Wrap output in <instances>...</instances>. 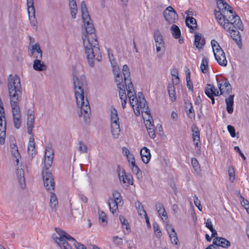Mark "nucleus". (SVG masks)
Instances as JSON below:
<instances>
[{
	"mask_svg": "<svg viewBox=\"0 0 249 249\" xmlns=\"http://www.w3.org/2000/svg\"><path fill=\"white\" fill-rule=\"evenodd\" d=\"M73 82L77 107L80 108L79 116L83 117L85 123L88 124L89 122L90 108L87 98L84 97V91L87 86L86 77L83 75H74Z\"/></svg>",
	"mask_w": 249,
	"mask_h": 249,
	"instance_id": "f257e3e1",
	"label": "nucleus"
},
{
	"mask_svg": "<svg viewBox=\"0 0 249 249\" xmlns=\"http://www.w3.org/2000/svg\"><path fill=\"white\" fill-rule=\"evenodd\" d=\"M83 46L89 65L93 67L94 61H99L102 59L98 42L95 33L83 34Z\"/></svg>",
	"mask_w": 249,
	"mask_h": 249,
	"instance_id": "f03ea898",
	"label": "nucleus"
},
{
	"mask_svg": "<svg viewBox=\"0 0 249 249\" xmlns=\"http://www.w3.org/2000/svg\"><path fill=\"white\" fill-rule=\"evenodd\" d=\"M217 7L219 10L227 9L225 13L226 17L225 24H229L228 27L229 29H224L226 31L233 30L234 28L243 30L242 22L239 17L233 11L232 8L229 5L224 2V0H217Z\"/></svg>",
	"mask_w": 249,
	"mask_h": 249,
	"instance_id": "7ed1b4c3",
	"label": "nucleus"
},
{
	"mask_svg": "<svg viewBox=\"0 0 249 249\" xmlns=\"http://www.w3.org/2000/svg\"><path fill=\"white\" fill-rule=\"evenodd\" d=\"M55 230L56 234H53V238L61 249H71V246L66 241V240L73 242V245L76 249H87L84 245L77 242L74 238L68 234L64 231L56 228Z\"/></svg>",
	"mask_w": 249,
	"mask_h": 249,
	"instance_id": "20e7f679",
	"label": "nucleus"
},
{
	"mask_svg": "<svg viewBox=\"0 0 249 249\" xmlns=\"http://www.w3.org/2000/svg\"><path fill=\"white\" fill-rule=\"evenodd\" d=\"M8 89L10 99L21 97V86L20 79L17 75H9Z\"/></svg>",
	"mask_w": 249,
	"mask_h": 249,
	"instance_id": "39448f33",
	"label": "nucleus"
},
{
	"mask_svg": "<svg viewBox=\"0 0 249 249\" xmlns=\"http://www.w3.org/2000/svg\"><path fill=\"white\" fill-rule=\"evenodd\" d=\"M81 12L85 28V31L83 34H89L92 32L95 33V29L92 23L90 22L91 19L86 4L84 1H82L81 3Z\"/></svg>",
	"mask_w": 249,
	"mask_h": 249,
	"instance_id": "423d86ee",
	"label": "nucleus"
},
{
	"mask_svg": "<svg viewBox=\"0 0 249 249\" xmlns=\"http://www.w3.org/2000/svg\"><path fill=\"white\" fill-rule=\"evenodd\" d=\"M123 73L124 76V84L126 89L127 91V96L130 99L133 97L136 96L134 91L133 85L130 78V72L128 67L126 65H124L123 67Z\"/></svg>",
	"mask_w": 249,
	"mask_h": 249,
	"instance_id": "0eeeda50",
	"label": "nucleus"
},
{
	"mask_svg": "<svg viewBox=\"0 0 249 249\" xmlns=\"http://www.w3.org/2000/svg\"><path fill=\"white\" fill-rule=\"evenodd\" d=\"M110 119L111 122V131L113 138L117 139L120 135L121 130L117 110L115 108H111L110 109Z\"/></svg>",
	"mask_w": 249,
	"mask_h": 249,
	"instance_id": "6e6552de",
	"label": "nucleus"
},
{
	"mask_svg": "<svg viewBox=\"0 0 249 249\" xmlns=\"http://www.w3.org/2000/svg\"><path fill=\"white\" fill-rule=\"evenodd\" d=\"M42 177L44 187L46 189L50 192L54 191L55 188V183L54 182L53 175L46 170L42 171Z\"/></svg>",
	"mask_w": 249,
	"mask_h": 249,
	"instance_id": "1a4fd4ad",
	"label": "nucleus"
},
{
	"mask_svg": "<svg viewBox=\"0 0 249 249\" xmlns=\"http://www.w3.org/2000/svg\"><path fill=\"white\" fill-rule=\"evenodd\" d=\"M163 15L169 24H173L178 20V16L175 10L171 6H168L164 11Z\"/></svg>",
	"mask_w": 249,
	"mask_h": 249,
	"instance_id": "9d476101",
	"label": "nucleus"
},
{
	"mask_svg": "<svg viewBox=\"0 0 249 249\" xmlns=\"http://www.w3.org/2000/svg\"><path fill=\"white\" fill-rule=\"evenodd\" d=\"M53 158V150L51 146H47L44 154V166L45 170H48L52 166Z\"/></svg>",
	"mask_w": 249,
	"mask_h": 249,
	"instance_id": "9b49d317",
	"label": "nucleus"
},
{
	"mask_svg": "<svg viewBox=\"0 0 249 249\" xmlns=\"http://www.w3.org/2000/svg\"><path fill=\"white\" fill-rule=\"evenodd\" d=\"M217 82V86L220 90V95H223L224 96L226 97L231 93L232 88L227 79H225L221 83L218 81Z\"/></svg>",
	"mask_w": 249,
	"mask_h": 249,
	"instance_id": "f8f14e48",
	"label": "nucleus"
},
{
	"mask_svg": "<svg viewBox=\"0 0 249 249\" xmlns=\"http://www.w3.org/2000/svg\"><path fill=\"white\" fill-rule=\"evenodd\" d=\"M21 98L10 99L13 117H21V111L19 107V103Z\"/></svg>",
	"mask_w": 249,
	"mask_h": 249,
	"instance_id": "ddd939ff",
	"label": "nucleus"
},
{
	"mask_svg": "<svg viewBox=\"0 0 249 249\" xmlns=\"http://www.w3.org/2000/svg\"><path fill=\"white\" fill-rule=\"evenodd\" d=\"M154 40L156 43V51L159 52L164 48V42L163 37L159 30H156L154 33Z\"/></svg>",
	"mask_w": 249,
	"mask_h": 249,
	"instance_id": "4468645a",
	"label": "nucleus"
},
{
	"mask_svg": "<svg viewBox=\"0 0 249 249\" xmlns=\"http://www.w3.org/2000/svg\"><path fill=\"white\" fill-rule=\"evenodd\" d=\"M222 12H218L216 11L214 13L215 17L217 21L218 22L219 24L224 29H229L230 27H228L229 26V24H225V18L226 17L225 16V13L227 11V9H223V10H221Z\"/></svg>",
	"mask_w": 249,
	"mask_h": 249,
	"instance_id": "2eb2a0df",
	"label": "nucleus"
},
{
	"mask_svg": "<svg viewBox=\"0 0 249 249\" xmlns=\"http://www.w3.org/2000/svg\"><path fill=\"white\" fill-rule=\"evenodd\" d=\"M31 49L29 50V54L30 56H33L35 59L42 58V52L38 44L36 43L31 47Z\"/></svg>",
	"mask_w": 249,
	"mask_h": 249,
	"instance_id": "dca6fc26",
	"label": "nucleus"
},
{
	"mask_svg": "<svg viewBox=\"0 0 249 249\" xmlns=\"http://www.w3.org/2000/svg\"><path fill=\"white\" fill-rule=\"evenodd\" d=\"M35 122L34 111L32 109H29L27 112V132L29 134L32 133Z\"/></svg>",
	"mask_w": 249,
	"mask_h": 249,
	"instance_id": "f3484780",
	"label": "nucleus"
},
{
	"mask_svg": "<svg viewBox=\"0 0 249 249\" xmlns=\"http://www.w3.org/2000/svg\"><path fill=\"white\" fill-rule=\"evenodd\" d=\"M214 55L219 65L224 67L227 66V60L226 58L225 53L222 49H219L218 52H216V53Z\"/></svg>",
	"mask_w": 249,
	"mask_h": 249,
	"instance_id": "a211bd4d",
	"label": "nucleus"
},
{
	"mask_svg": "<svg viewBox=\"0 0 249 249\" xmlns=\"http://www.w3.org/2000/svg\"><path fill=\"white\" fill-rule=\"evenodd\" d=\"M116 83L117 88L119 89V94L120 99H124V98L127 97L125 90V85L124 84V80H123L122 79H120L119 78H118Z\"/></svg>",
	"mask_w": 249,
	"mask_h": 249,
	"instance_id": "6ab92c4d",
	"label": "nucleus"
},
{
	"mask_svg": "<svg viewBox=\"0 0 249 249\" xmlns=\"http://www.w3.org/2000/svg\"><path fill=\"white\" fill-rule=\"evenodd\" d=\"M205 93L208 97L218 96L220 93L218 90L215 88L213 85L211 84H207L205 87Z\"/></svg>",
	"mask_w": 249,
	"mask_h": 249,
	"instance_id": "aec40b11",
	"label": "nucleus"
},
{
	"mask_svg": "<svg viewBox=\"0 0 249 249\" xmlns=\"http://www.w3.org/2000/svg\"><path fill=\"white\" fill-rule=\"evenodd\" d=\"M213 243L218 247L227 248L230 246V242L223 237H216L213 239Z\"/></svg>",
	"mask_w": 249,
	"mask_h": 249,
	"instance_id": "412c9836",
	"label": "nucleus"
},
{
	"mask_svg": "<svg viewBox=\"0 0 249 249\" xmlns=\"http://www.w3.org/2000/svg\"><path fill=\"white\" fill-rule=\"evenodd\" d=\"M234 95L231 94L228 97H226L225 99V103L226 104V109L227 112L229 114H231L233 112V99H234Z\"/></svg>",
	"mask_w": 249,
	"mask_h": 249,
	"instance_id": "4be33fe9",
	"label": "nucleus"
},
{
	"mask_svg": "<svg viewBox=\"0 0 249 249\" xmlns=\"http://www.w3.org/2000/svg\"><path fill=\"white\" fill-rule=\"evenodd\" d=\"M156 208L159 216L163 217L162 218L163 221H168V216L163 204L159 202L156 203Z\"/></svg>",
	"mask_w": 249,
	"mask_h": 249,
	"instance_id": "5701e85b",
	"label": "nucleus"
},
{
	"mask_svg": "<svg viewBox=\"0 0 249 249\" xmlns=\"http://www.w3.org/2000/svg\"><path fill=\"white\" fill-rule=\"evenodd\" d=\"M140 154L142 160L144 163L149 162L151 159L150 150L146 147H143L141 150Z\"/></svg>",
	"mask_w": 249,
	"mask_h": 249,
	"instance_id": "b1692460",
	"label": "nucleus"
},
{
	"mask_svg": "<svg viewBox=\"0 0 249 249\" xmlns=\"http://www.w3.org/2000/svg\"><path fill=\"white\" fill-rule=\"evenodd\" d=\"M238 30H239V28H234L233 30H228L227 31L230 33L231 36L239 45L241 43V38Z\"/></svg>",
	"mask_w": 249,
	"mask_h": 249,
	"instance_id": "393cba45",
	"label": "nucleus"
},
{
	"mask_svg": "<svg viewBox=\"0 0 249 249\" xmlns=\"http://www.w3.org/2000/svg\"><path fill=\"white\" fill-rule=\"evenodd\" d=\"M119 179L123 183L127 182L129 184H133V178L131 176H127L125 175L124 171L118 173Z\"/></svg>",
	"mask_w": 249,
	"mask_h": 249,
	"instance_id": "a878e982",
	"label": "nucleus"
},
{
	"mask_svg": "<svg viewBox=\"0 0 249 249\" xmlns=\"http://www.w3.org/2000/svg\"><path fill=\"white\" fill-rule=\"evenodd\" d=\"M42 59H35L33 63V68L37 71H43L47 69V66L41 61Z\"/></svg>",
	"mask_w": 249,
	"mask_h": 249,
	"instance_id": "bb28decb",
	"label": "nucleus"
},
{
	"mask_svg": "<svg viewBox=\"0 0 249 249\" xmlns=\"http://www.w3.org/2000/svg\"><path fill=\"white\" fill-rule=\"evenodd\" d=\"M119 203L113 200L112 198H109L108 201V204L109 207L110 211L113 215H118V206Z\"/></svg>",
	"mask_w": 249,
	"mask_h": 249,
	"instance_id": "cd10ccee",
	"label": "nucleus"
},
{
	"mask_svg": "<svg viewBox=\"0 0 249 249\" xmlns=\"http://www.w3.org/2000/svg\"><path fill=\"white\" fill-rule=\"evenodd\" d=\"M17 176L18 178V180L20 184V187L22 189L25 188V178L24 176V171L22 169H18L17 170Z\"/></svg>",
	"mask_w": 249,
	"mask_h": 249,
	"instance_id": "c85d7f7f",
	"label": "nucleus"
},
{
	"mask_svg": "<svg viewBox=\"0 0 249 249\" xmlns=\"http://www.w3.org/2000/svg\"><path fill=\"white\" fill-rule=\"evenodd\" d=\"M205 41L202 38L201 34L198 33H196L195 36V45L198 49H201L204 46Z\"/></svg>",
	"mask_w": 249,
	"mask_h": 249,
	"instance_id": "c756f323",
	"label": "nucleus"
},
{
	"mask_svg": "<svg viewBox=\"0 0 249 249\" xmlns=\"http://www.w3.org/2000/svg\"><path fill=\"white\" fill-rule=\"evenodd\" d=\"M136 108H140L142 112H144L147 114H149L150 110L147 106L146 100L144 97L142 98V100H139Z\"/></svg>",
	"mask_w": 249,
	"mask_h": 249,
	"instance_id": "7c9ffc66",
	"label": "nucleus"
},
{
	"mask_svg": "<svg viewBox=\"0 0 249 249\" xmlns=\"http://www.w3.org/2000/svg\"><path fill=\"white\" fill-rule=\"evenodd\" d=\"M29 15V19L31 26L35 30H37V21L36 18V11L35 10L28 11Z\"/></svg>",
	"mask_w": 249,
	"mask_h": 249,
	"instance_id": "2f4dec72",
	"label": "nucleus"
},
{
	"mask_svg": "<svg viewBox=\"0 0 249 249\" xmlns=\"http://www.w3.org/2000/svg\"><path fill=\"white\" fill-rule=\"evenodd\" d=\"M111 66L112 68V71L115 75V81L117 82V79L118 78H119L120 79H122L124 80V77H123L122 74H121L119 66L117 65L116 62H111Z\"/></svg>",
	"mask_w": 249,
	"mask_h": 249,
	"instance_id": "473e14b6",
	"label": "nucleus"
},
{
	"mask_svg": "<svg viewBox=\"0 0 249 249\" xmlns=\"http://www.w3.org/2000/svg\"><path fill=\"white\" fill-rule=\"evenodd\" d=\"M175 84L174 83H170L168 84L167 87L169 96L172 102H174L176 100V93L174 85Z\"/></svg>",
	"mask_w": 249,
	"mask_h": 249,
	"instance_id": "72a5a7b5",
	"label": "nucleus"
},
{
	"mask_svg": "<svg viewBox=\"0 0 249 249\" xmlns=\"http://www.w3.org/2000/svg\"><path fill=\"white\" fill-rule=\"evenodd\" d=\"M28 154L30 155L32 158L36 154L35 142L34 138L33 137L30 138L28 146Z\"/></svg>",
	"mask_w": 249,
	"mask_h": 249,
	"instance_id": "f704fd0d",
	"label": "nucleus"
},
{
	"mask_svg": "<svg viewBox=\"0 0 249 249\" xmlns=\"http://www.w3.org/2000/svg\"><path fill=\"white\" fill-rule=\"evenodd\" d=\"M69 1L71 17L73 18H75L77 13L76 0H69Z\"/></svg>",
	"mask_w": 249,
	"mask_h": 249,
	"instance_id": "c9c22d12",
	"label": "nucleus"
},
{
	"mask_svg": "<svg viewBox=\"0 0 249 249\" xmlns=\"http://www.w3.org/2000/svg\"><path fill=\"white\" fill-rule=\"evenodd\" d=\"M186 24L190 29L193 30L196 28L197 23L195 18L191 17H187L186 19Z\"/></svg>",
	"mask_w": 249,
	"mask_h": 249,
	"instance_id": "e433bc0d",
	"label": "nucleus"
},
{
	"mask_svg": "<svg viewBox=\"0 0 249 249\" xmlns=\"http://www.w3.org/2000/svg\"><path fill=\"white\" fill-rule=\"evenodd\" d=\"M53 191H51L50 199V206L51 209L53 210H55L56 208V206L58 205V200L57 197L55 194H54Z\"/></svg>",
	"mask_w": 249,
	"mask_h": 249,
	"instance_id": "4c0bfd02",
	"label": "nucleus"
},
{
	"mask_svg": "<svg viewBox=\"0 0 249 249\" xmlns=\"http://www.w3.org/2000/svg\"><path fill=\"white\" fill-rule=\"evenodd\" d=\"M170 31L173 36L175 38L178 39L181 36L180 30L177 25L173 24L170 28Z\"/></svg>",
	"mask_w": 249,
	"mask_h": 249,
	"instance_id": "58836bf2",
	"label": "nucleus"
},
{
	"mask_svg": "<svg viewBox=\"0 0 249 249\" xmlns=\"http://www.w3.org/2000/svg\"><path fill=\"white\" fill-rule=\"evenodd\" d=\"M132 172L135 174L136 178L139 180H142V171L139 168L138 166L135 164L134 165H130Z\"/></svg>",
	"mask_w": 249,
	"mask_h": 249,
	"instance_id": "ea45409f",
	"label": "nucleus"
},
{
	"mask_svg": "<svg viewBox=\"0 0 249 249\" xmlns=\"http://www.w3.org/2000/svg\"><path fill=\"white\" fill-rule=\"evenodd\" d=\"M6 123L0 126V144L2 145L5 143L6 137Z\"/></svg>",
	"mask_w": 249,
	"mask_h": 249,
	"instance_id": "a19ab883",
	"label": "nucleus"
},
{
	"mask_svg": "<svg viewBox=\"0 0 249 249\" xmlns=\"http://www.w3.org/2000/svg\"><path fill=\"white\" fill-rule=\"evenodd\" d=\"M99 221L103 226H105L107 224V217L106 214L103 212L99 211L98 212Z\"/></svg>",
	"mask_w": 249,
	"mask_h": 249,
	"instance_id": "79ce46f5",
	"label": "nucleus"
},
{
	"mask_svg": "<svg viewBox=\"0 0 249 249\" xmlns=\"http://www.w3.org/2000/svg\"><path fill=\"white\" fill-rule=\"evenodd\" d=\"M208 70V59L207 57H204L200 65V70L202 72L205 73Z\"/></svg>",
	"mask_w": 249,
	"mask_h": 249,
	"instance_id": "37998d69",
	"label": "nucleus"
},
{
	"mask_svg": "<svg viewBox=\"0 0 249 249\" xmlns=\"http://www.w3.org/2000/svg\"><path fill=\"white\" fill-rule=\"evenodd\" d=\"M186 79L187 81V87L188 88L189 90H191V91H193V85L191 81V72L189 69H188L186 71Z\"/></svg>",
	"mask_w": 249,
	"mask_h": 249,
	"instance_id": "c03bdc74",
	"label": "nucleus"
},
{
	"mask_svg": "<svg viewBox=\"0 0 249 249\" xmlns=\"http://www.w3.org/2000/svg\"><path fill=\"white\" fill-rule=\"evenodd\" d=\"M193 132V140L194 142H195L196 141H199L200 140V136H199V131L198 128L196 126H194L192 128Z\"/></svg>",
	"mask_w": 249,
	"mask_h": 249,
	"instance_id": "a18cd8bd",
	"label": "nucleus"
},
{
	"mask_svg": "<svg viewBox=\"0 0 249 249\" xmlns=\"http://www.w3.org/2000/svg\"><path fill=\"white\" fill-rule=\"evenodd\" d=\"M11 148L12 154L16 158V161L17 163H18L19 160L18 158L19 156V153L18 149V147L16 144H13L11 146Z\"/></svg>",
	"mask_w": 249,
	"mask_h": 249,
	"instance_id": "49530a36",
	"label": "nucleus"
},
{
	"mask_svg": "<svg viewBox=\"0 0 249 249\" xmlns=\"http://www.w3.org/2000/svg\"><path fill=\"white\" fill-rule=\"evenodd\" d=\"M228 175L230 181L233 182L235 179V171L233 166H231L229 167Z\"/></svg>",
	"mask_w": 249,
	"mask_h": 249,
	"instance_id": "de8ad7c7",
	"label": "nucleus"
},
{
	"mask_svg": "<svg viewBox=\"0 0 249 249\" xmlns=\"http://www.w3.org/2000/svg\"><path fill=\"white\" fill-rule=\"evenodd\" d=\"M78 144V150L81 153H87L88 152V146L87 145L81 141L79 142Z\"/></svg>",
	"mask_w": 249,
	"mask_h": 249,
	"instance_id": "09e8293b",
	"label": "nucleus"
},
{
	"mask_svg": "<svg viewBox=\"0 0 249 249\" xmlns=\"http://www.w3.org/2000/svg\"><path fill=\"white\" fill-rule=\"evenodd\" d=\"M171 73L173 77V82L172 83L177 85L179 82L178 71L177 70L174 69L171 72Z\"/></svg>",
	"mask_w": 249,
	"mask_h": 249,
	"instance_id": "8fccbe9b",
	"label": "nucleus"
},
{
	"mask_svg": "<svg viewBox=\"0 0 249 249\" xmlns=\"http://www.w3.org/2000/svg\"><path fill=\"white\" fill-rule=\"evenodd\" d=\"M211 45L213 48V54L216 53V52H218L219 49H222L218 42L215 40H212L211 41Z\"/></svg>",
	"mask_w": 249,
	"mask_h": 249,
	"instance_id": "3c124183",
	"label": "nucleus"
},
{
	"mask_svg": "<svg viewBox=\"0 0 249 249\" xmlns=\"http://www.w3.org/2000/svg\"><path fill=\"white\" fill-rule=\"evenodd\" d=\"M112 196L113 198V200H115V201L120 203L122 201V196L120 193L119 191L117 190H115L112 193Z\"/></svg>",
	"mask_w": 249,
	"mask_h": 249,
	"instance_id": "603ef678",
	"label": "nucleus"
},
{
	"mask_svg": "<svg viewBox=\"0 0 249 249\" xmlns=\"http://www.w3.org/2000/svg\"><path fill=\"white\" fill-rule=\"evenodd\" d=\"M120 220L122 223V224L125 226L124 228L126 229V230L127 231V232H129V224L127 221V220L125 218V217L124 216L120 215Z\"/></svg>",
	"mask_w": 249,
	"mask_h": 249,
	"instance_id": "864d4df0",
	"label": "nucleus"
},
{
	"mask_svg": "<svg viewBox=\"0 0 249 249\" xmlns=\"http://www.w3.org/2000/svg\"><path fill=\"white\" fill-rule=\"evenodd\" d=\"M136 208L138 210V214L140 215H142L143 214L145 215L146 214V212L143 209V207L142 206V204L140 202H138L137 204H136Z\"/></svg>",
	"mask_w": 249,
	"mask_h": 249,
	"instance_id": "5fc2aeb1",
	"label": "nucleus"
},
{
	"mask_svg": "<svg viewBox=\"0 0 249 249\" xmlns=\"http://www.w3.org/2000/svg\"><path fill=\"white\" fill-rule=\"evenodd\" d=\"M112 240L114 245L116 246L122 245L123 244V239L118 236H114L112 237Z\"/></svg>",
	"mask_w": 249,
	"mask_h": 249,
	"instance_id": "6e6d98bb",
	"label": "nucleus"
},
{
	"mask_svg": "<svg viewBox=\"0 0 249 249\" xmlns=\"http://www.w3.org/2000/svg\"><path fill=\"white\" fill-rule=\"evenodd\" d=\"M153 229L154 231L155 232L156 236L158 238H160L161 237V233L160 230V229L159 224L157 223H154L153 224Z\"/></svg>",
	"mask_w": 249,
	"mask_h": 249,
	"instance_id": "4d7b16f0",
	"label": "nucleus"
},
{
	"mask_svg": "<svg viewBox=\"0 0 249 249\" xmlns=\"http://www.w3.org/2000/svg\"><path fill=\"white\" fill-rule=\"evenodd\" d=\"M191 163L194 170L196 172H198L200 170V167L197 160L196 158L192 159Z\"/></svg>",
	"mask_w": 249,
	"mask_h": 249,
	"instance_id": "13d9d810",
	"label": "nucleus"
},
{
	"mask_svg": "<svg viewBox=\"0 0 249 249\" xmlns=\"http://www.w3.org/2000/svg\"><path fill=\"white\" fill-rule=\"evenodd\" d=\"M241 204L244 207V208L246 209L247 213L249 214V201L245 199L244 198L241 196Z\"/></svg>",
	"mask_w": 249,
	"mask_h": 249,
	"instance_id": "bf43d9fd",
	"label": "nucleus"
},
{
	"mask_svg": "<svg viewBox=\"0 0 249 249\" xmlns=\"http://www.w3.org/2000/svg\"><path fill=\"white\" fill-rule=\"evenodd\" d=\"M139 100L136 96L133 97L129 99V103L132 107L134 108V107L138 106Z\"/></svg>",
	"mask_w": 249,
	"mask_h": 249,
	"instance_id": "052dcab7",
	"label": "nucleus"
},
{
	"mask_svg": "<svg viewBox=\"0 0 249 249\" xmlns=\"http://www.w3.org/2000/svg\"><path fill=\"white\" fill-rule=\"evenodd\" d=\"M20 118L21 117H13L14 126L17 129H18L20 127V125H21Z\"/></svg>",
	"mask_w": 249,
	"mask_h": 249,
	"instance_id": "680f3d73",
	"label": "nucleus"
},
{
	"mask_svg": "<svg viewBox=\"0 0 249 249\" xmlns=\"http://www.w3.org/2000/svg\"><path fill=\"white\" fill-rule=\"evenodd\" d=\"M186 112L188 115V117H189L191 119H195V114L193 107H191V108L187 110Z\"/></svg>",
	"mask_w": 249,
	"mask_h": 249,
	"instance_id": "e2e57ef3",
	"label": "nucleus"
},
{
	"mask_svg": "<svg viewBox=\"0 0 249 249\" xmlns=\"http://www.w3.org/2000/svg\"><path fill=\"white\" fill-rule=\"evenodd\" d=\"M28 11L35 10L34 0H27Z\"/></svg>",
	"mask_w": 249,
	"mask_h": 249,
	"instance_id": "0e129e2a",
	"label": "nucleus"
},
{
	"mask_svg": "<svg viewBox=\"0 0 249 249\" xmlns=\"http://www.w3.org/2000/svg\"><path fill=\"white\" fill-rule=\"evenodd\" d=\"M193 197H194V201L195 205H196V207H197V208L198 209V210L200 211H202V207L200 204V200L198 199V197L196 196V195H195Z\"/></svg>",
	"mask_w": 249,
	"mask_h": 249,
	"instance_id": "69168bd1",
	"label": "nucleus"
},
{
	"mask_svg": "<svg viewBox=\"0 0 249 249\" xmlns=\"http://www.w3.org/2000/svg\"><path fill=\"white\" fill-rule=\"evenodd\" d=\"M227 129L231 136L234 137L235 136V130L234 127L232 125H228Z\"/></svg>",
	"mask_w": 249,
	"mask_h": 249,
	"instance_id": "338daca9",
	"label": "nucleus"
},
{
	"mask_svg": "<svg viewBox=\"0 0 249 249\" xmlns=\"http://www.w3.org/2000/svg\"><path fill=\"white\" fill-rule=\"evenodd\" d=\"M147 131L150 138L152 139H154L156 137V133L154 127L149 128V129H147Z\"/></svg>",
	"mask_w": 249,
	"mask_h": 249,
	"instance_id": "774afa93",
	"label": "nucleus"
}]
</instances>
